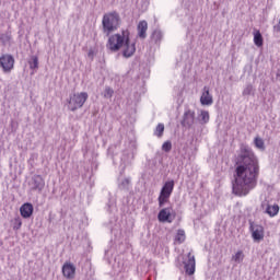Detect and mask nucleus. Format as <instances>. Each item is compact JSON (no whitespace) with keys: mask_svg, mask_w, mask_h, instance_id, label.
<instances>
[{"mask_svg":"<svg viewBox=\"0 0 280 280\" xmlns=\"http://www.w3.org/2000/svg\"><path fill=\"white\" fill-rule=\"evenodd\" d=\"M158 220L159 222H168V224H172L174 219H172V211L170 208H163L158 214Z\"/></svg>","mask_w":280,"mask_h":280,"instance_id":"10","label":"nucleus"},{"mask_svg":"<svg viewBox=\"0 0 280 280\" xmlns=\"http://www.w3.org/2000/svg\"><path fill=\"white\" fill-rule=\"evenodd\" d=\"M236 165L232 194L234 196H248L257 187V180H259V160L250 147L244 144L241 147Z\"/></svg>","mask_w":280,"mask_h":280,"instance_id":"1","label":"nucleus"},{"mask_svg":"<svg viewBox=\"0 0 280 280\" xmlns=\"http://www.w3.org/2000/svg\"><path fill=\"white\" fill-rule=\"evenodd\" d=\"M173 191H174V179L164 183L160 191V195L166 196L170 198Z\"/></svg>","mask_w":280,"mask_h":280,"instance_id":"14","label":"nucleus"},{"mask_svg":"<svg viewBox=\"0 0 280 280\" xmlns=\"http://www.w3.org/2000/svg\"><path fill=\"white\" fill-rule=\"evenodd\" d=\"M242 95H243V97H246L248 95H255V88L253 86V84H250V83L246 84V86L243 90Z\"/></svg>","mask_w":280,"mask_h":280,"instance_id":"21","label":"nucleus"},{"mask_svg":"<svg viewBox=\"0 0 280 280\" xmlns=\"http://www.w3.org/2000/svg\"><path fill=\"white\" fill-rule=\"evenodd\" d=\"M175 242H178L179 244H183V242H185V230L177 231V234L175 236Z\"/></svg>","mask_w":280,"mask_h":280,"instance_id":"25","label":"nucleus"},{"mask_svg":"<svg viewBox=\"0 0 280 280\" xmlns=\"http://www.w3.org/2000/svg\"><path fill=\"white\" fill-rule=\"evenodd\" d=\"M137 32L138 38H141L142 40L148 38V22L145 20H142L138 23Z\"/></svg>","mask_w":280,"mask_h":280,"instance_id":"12","label":"nucleus"},{"mask_svg":"<svg viewBox=\"0 0 280 280\" xmlns=\"http://www.w3.org/2000/svg\"><path fill=\"white\" fill-rule=\"evenodd\" d=\"M200 102L202 106H211V104H213V96H211V94L209 93V88H203V93L200 97Z\"/></svg>","mask_w":280,"mask_h":280,"instance_id":"13","label":"nucleus"},{"mask_svg":"<svg viewBox=\"0 0 280 280\" xmlns=\"http://www.w3.org/2000/svg\"><path fill=\"white\" fill-rule=\"evenodd\" d=\"M88 58H90L91 61L94 60V58H95V50L94 49L89 50Z\"/></svg>","mask_w":280,"mask_h":280,"instance_id":"32","label":"nucleus"},{"mask_svg":"<svg viewBox=\"0 0 280 280\" xmlns=\"http://www.w3.org/2000/svg\"><path fill=\"white\" fill-rule=\"evenodd\" d=\"M188 260L184 261V268L186 271V275H194L196 272V257L191 255V253H188Z\"/></svg>","mask_w":280,"mask_h":280,"instance_id":"9","label":"nucleus"},{"mask_svg":"<svg viewBox=\"0 0 280 280\" xmlns=\"http://www.w3.org/2000/svg\"><path fill=\"white\" fill-rule=\"evenodd\" d=\"M118 189L120 191H128L130 189V177L124 178L119 184H118Z\"/></svg>","mask_w":280,"mask_h":280,"instance_id":"18","label":"nucleus"},{"mask_svg":"<svg viewBox=\"0 0 280 280\" xmlns=\"http://www.w3.org/2000/svg\"><path fill=\"white\" fill-rule=\"evenodd\" d=\"M28 186L32 191L40 194L45 189V179L40 175H34L28 182Z\"/></svg>","mask_w":280,"mask_h":280,"instance_id":"7","label":"nucleus"},{"mask_svg":"<svg viewBox=\"0 0 280 280\" xmlns=\"http://www.w3.org/2000/svg\"><path fill=\"white\" fill-rule=\"evenodd\" d=\"M0 67L4 73H10L14 69V57L5 54L0 57Z\"/></svg>","mask_w":280,"mask_h":280,"instance_id":"6","label":"nucleus"},{"mask_svg":"<svg viewBox=\"0 0 280 280\" xmlns=\"http://www.w3.org/2000/svg\"><path fill=\"white\" fill-rule=\"evenodd\" d=\"M151 38L154 43H161L163 40V32L161 30L153 31Z\"/></svg>","mask_w":280,"mask_h":280,"instance_id":"20","label":"nucleus"},{"mask_svg":"<svg viewBox=\"0 0 280 280\" xmlns=\"http://www.w3.org/2000/svg\"><path fill=\"white\" fill-rule=\"evenodd\" d=\"M23 226V221L21 220V217H16L13 220V231H19Z\"/></svg>","mask_w":280,"mask_h":280,"instance_id":"27","label":"nucleus"},{"mask_svg":"<svg viewBox=\"0 0 280 280\" xmlns=\"http://www.w3.org/2000/svg\"><path fill=\"white\" fill-rule=\"evenodd\" d=\"M233 261H235L236 264H242L244 261V252L238 250L233 257H232Z\"/></svg>","mask_w":280,"mask_h":280,"instance_id":"24","label":"nucleus"},{"mask_svg":"<svg viewBox=\"0 0 280 280\" xmlns=\"http://www.w3.org/2000/svg\"><path fill=\"white\" fill-rule=\"evenodd\" d=\"M254 44L256 47H264V36L261 35V32L256 31L254 33Z\"/></svg>","mask_w":280,"mask_h":280,"instance_id":"17","label":"nucleus"},{"mask_svg":"<svg viewBox=\"0 0 280 280\" xmlns=\"http://www.w3.org/2000/svg\"><path fill=\"white\" fill-rule=\"evenodd\" d=\"M279 205L270 206L268 205L265 213H267L270 218H275V215L279 214Z\"/></svg>","mask_w":280,"mask_h":280,"instance_id":"16","label":"nucleus"},{"mask_svg":"<svg viewBox=\"0 0 280 280\" xmlns=\"http://www.w3.org/2000/svg\"><path fill=\"white\" fill-rule=\"evenodd\" d=\"M163 152H172V141H166L162 144Z\"/></svg>","mask_w":280,"mask_h":280,"instance_id":"31","label":"nucleus"},{"mask_svg":"<svg viewBox=\"0 0 280 280\" xmlns=\"http://www.w3.org/2000/svg\"><path fill=\"white\" fill-rule=\"evenodd\" d=\"M163 132H165V125L159 124L155 128L154 136L161 138L163 137Z\"/></svg>","mask_w":280,"mask_h":280,"instance_id":"23","label":"nucleus"},{"mask_svg":"<svg viewBox=\"0 0 280 280\" xmlns=\"http://www.w3.org/2000/svg\"><path fill=\"white\" fill-rule=\"evenodd\" d=\"M115 91L110 88V86H106L105 91H104V97L106 100H110V97H113Z\"/></svg>","mask_w":280,"mask_h":280,"instance_id":"28","label":"nucleus"},{"mask_svg":"<svg viewBox=\"0 0 280 280\" xmlns=\"http://www.w3.org/2000/svg\"><path fill=\"white\" fill-rule=\"evenodd\" d=\"M199 121L200 124H209V112L201 110L199 116Z\"/></svg>","mask_w":280,"mask_h":280,"instance_id":"22","label":"nucleus"},{"mask_svg":"<svg viewBox=\"0 0 280 280\" xmlns=\"http://www.w3.org/2000/svg\"><path fill=\"white\" fill-rule=\"evenodd\" d=\"M167 200H170V197L164 196V195H160L159 198H158L159 207H164L165 202H167Z\"/></svg>","mask_w":280,"mask_h":280,"instance_id":"30","label":"nucleus"},{"mask_svg":"<svg viewBox=\"0 0 280 280\" xmlns=\"http://www.w3.org/2000/svg\"><path fill=\"white\" fill-rule=\"evenodd\" d=\"M28 65H30V69H32L33 71L38 69V56L36 55L31 56L28 59Z\"/></svg>","mask_w":280,"mask_h":280,"instance_id":"19","label":"nucleus"},{"mask_svg":"<svg viewBox=\"0 0 280 280\" xmlns=\"http://www.w3.org/2000/svg\"><path fill=\"white\" fill-rule=\"evenodd\" d=\"M107 49L109 51H119L122 47V56L124 58H132L135 56V52L137 51V44L130 42V31L125 30L121 32V34L117 33L114 35H110L108 37Z\"/></svg>","mask_w":280,"mask_h":280,"instance_id":"2","label":"nucleus"},{"mask_svg":"<svg viewBox=\"0 0 280 280\" xmlns=\"http://www.w3.org/2000/svg\"><path fill=\"white\" fill-rule=\"evenodd\" d=\"M248 223L254 242H261L264 240V226L256 224L253 220H249Z\"/></svg>","mask_w":280,"mask_h":280,"instance_id":"5","label":"nucleus"},{"mask_svg":"<svg viewBox=\"0 0 280 280\" xmlns=\"http://www.w3.org/2000/svg\"><path fill=\"white\" fill-rule=\"evenodd\" d=\"M88 100L89 93L86 92L73 94L72 96H70V100L68 101L69 110L74 113V110H78V108H82V106H84Z\"/></svg>","mask_w":280,"mask_h":280,"instance_id":"4","label":"nucleus"},{"mask_svg":"<svg viewBox=\"0 0 280 280\" xmlns=\"http://www.w3.org/2000/svg\"><path fill=\"white\" fill-rule=\"evenodd\" d=\"M254 143L258 148V150H266V144L264 143V139L257 137L255 138Z\"/></svg>","mask_w":280,"mask_h":280,"instance_id":"26","label":"nucleus"},{"mask_svg":"<svg viewBox=\"0 0 280 280\" xmlns=\"http://www.w3.org/2000/svg\"><path fill=\"white\" fill-rule=\"evenodd\" d=\"M120 24L121 16H119L117 11L105 13L102 20L103 34H105V36H110L113 32L119 30Z\"/></svg>","mask_w":280,"mask_h":280,"instance_id":"3","label":"nucleus"},{"mask_svg":"<svg viewBox=\"0 0 280 280\" xmlns=\"http://www.w3.org/2000/svg\"><path fill=\"white\" fill-rule=\"evenodd\" d=\"M20 213L24 220L30 219L31 215H34V206L30 202H26L21 206Z\"/></svg>","mask_w":280,"mask_h":280,"instance_id":"11","label":"nucleus"},{"mask_svg":"<svg viewBox=\"0 0 280 280\" xmlns=\"http://www.w3.org/2000/svg\"><path fill=\"white\" fill-rule=\"evenodd\" d=\"M277 75L280 77V70H279V72L277 73Z\"/></svg>","mask_w":280,"mask_h":280,"instance_id":"33","label":"nucleus"},{"mask_svg":"<svg viewBox=\"0 0 280 280\" xmlns=\"http://www.w3.org/2000/svg\"><path fill=\"white\" fill-rule=\"evenodd\" d=\"M0 40L3 45H7V43H10V40H12V36L10 34H2L0 35Z\"/></svg>","mask_w":280,"mask_h":280,"instance_id":"29","label":"nucleus"},{"mask_svg":"<svg viewBox=\"0 0 280 280\" xmlns=\"http://www.w3.org/2000/svg\"><path fill=\"white\" fill-rule=\"evenodd\" d=\"M194 121H196V112L187 109L184 113L183 119L180 121L183 128H191L194 126Z\"/></svg>","mask_w":280,"mask_h":280,"instance_id":"8","label":"nucleus"},{"mask_svg":"<svg viewBox=\"0 0 280 280\" xmlns=\"http://www.w3.org/2000/svg\"><path fill=\"white\" fill-rule=\"evenodd\" d=\"M62 273L67 279H73L75 275V267L72 264H65L62 267Z\"/></svg>","mask_w":280,"mask_h":280,"instance_id":"15","label":"nucleus"}]
</instances>
